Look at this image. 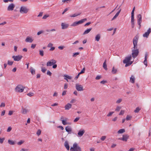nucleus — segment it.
<instances>
[{"label": "nucleus", "mask_w": 151, "mask_h": 151, "mask_svg": "<svg viewBox=\"0 0 151 151\" xmlns=\"http://www.w3.org/2000/svg\"><path fill=\"white\" fill-rule=\"evenodd\" d=\"M147 55H148L147 53L146 52L145 55V60L144 61L143 63H144V64L146 65V66H147Z\"/></svg>", "instance_id": "nucleus-19"}, {"label": "nucleus", "mask_w": 151, "mask_h": 151, "mask_svg": "<svg viewBox=\"0 0 151 151\" xmlns=\"http://www.w3.org/2000/svg\"><path fill=\"white\" fill-rule=\"evenodd\" d=\"M137 23H141L142 22V17L141 14H138L137 16Z\"/></svg>", "instance_id": "nucleus-16"}, {"label": "nucleus", "mask_w": 151, "mask_h": 151, "mask_svg": "<svg viewBox=\"0 0 151 151\" xmlns=\"http://www.w3.org/2000/svg\"><path fill=\"white\" fill-rule=\"evenodd\" d=\"M41 68H42V69H41L43 73H45L46 70V69L43 67H42Z\"/></svg>", "instance_id": "nucleus-45"}, {"label": "nucleus", "mask_w": 151, "mask_h": 151, "mask_svg": "<svg viewBox=\"0 0 151 151\" xmlns=\"http://www.w3.org/2000/svg\"><path fill=\"white\" fill-rule=\"evenodd\" d=\"M101 78V76L100 75H98L96 77L95 79L96 80H99Z\"/></svg>", "instance_id": "nucleus-46"}, {"label": "nucleus", "mask_w": 151, "mask_h": 151, "mask_svg": "<svg viewBox=\"0 0 151 151\" xmlns=\"http://www.w3.org/2000/svg\"><path fill=\"white\" fill-rule=\"evenodd\" d=\"M28 149H25L24 148H22L20 151H29Z\"/></svg>", "instance_id": "nucleus-63"}, {"label": "nucleus", "mask_w": 151, "mask_h": 151, "mask_svg": "<svg viewBox=\"0 0 151 151\" xmlns=\"http://www.w3.org/2000/svg\"><path fill=\"white\" fill-rule=\"evenodd\" d=\"M125 132V130L124 129H119L117 132L118 134H122Z\"/></svg>", "instance_id": "nucleus-28"}, {"label": "nucleus", "mask_w": 151, "mask_h": 151, "mask_svg": "<svg viewBox=\"0 0 151 151\" xmlns=\"http://www.w3.org/2000/svg\"><path fill=\"white\" fill-rule=\"evenodd\" d=\"M76 100L75 99H73L72 100H71L70 101V103H76Z\"/></svg>", "instance_id": "nucleus-60"}, {"label": "nucleus", "mask_w": 151, "mask_h": 151, "mask_svg": "<svg viewBox=\"0 0 151 151\" xmlns=\"http://www.w3.org/2000/svg\"><path fill=\"white\" fill-rule=\"evenodd\" d=\"M8 142L11 145H14L15 144V142L14 141L11 140H9L8 141Z\"/></svg>", "instance_id": "nucleus-31"}, {"label": "nucleus", "mask_w": 151, "mask_h": 151, "mask_svg": "<svg viewBox=\"0 0 151 151\" xmlns=\"http://www.w3.org/2000/svg\"><path fill=\"white\" fill-rule=\"evenodd\" d=\"M151 32V29L150 28L147 31L145 32L144 34L143 35V37H146V38H147L148 37L149 35V34Z\"/></svg>", "instance_id": "nucleus-13"}, {"label": "nucleus", "mask_w": 151, "mask_h": 151, "mask_svg": "<svg viewBox=\"0 0 151 151\" xmlns=\"http://www.w3.org/2000/svg\"><path fill=\"white\" fill-rule=\"evenodd\" d=\"M14 62L12 61H10L8 60V64L9 65H12L13 64Z\"/></svg>", "instance_id": "nucleus-38"}, {"label": "nucleus", "mask_w": 151, "mask_h": 151, "mask_svg": "<svg viewBox=\"0 0 151 151\" xmlns=\"http://www.w3.org/2000/svg\"><path fill=\"white\" fill-rule=\"evenodd\" d=\"M139 51L138 49H133L132 50V57L135 58L138 55Z\"/></svg>", "instance_id": "nucleus-5"}, {"label": "nucleus", "mask_w": 151, "mask_h": 151, "mask_svg": "<svg viewBox=\"0 0 151 151\" xmlns=\"http://www.w3.org/2000/svg\"><path fill=\"white\" fill-rule=\"evenodd\" d=\"M22 58V56L21 55H18L17 56L13 55L12 56V58H13L14 60L16 61H19Z\"/></svg>", "instance_id": "nucleus-9"}, {"label": "nucleus", "mask_w": 151, "mask_h": 151, "mask_svg": "<svg viewBox=\"0 0 151 151\" xmlns=\"http://www.w3.org/2000/svg\"><path fill=\"white\" fill-rule=\"evenodd\" d=\"M55 31V29H52L51 30H47L46 31L47 32H53V31Z\"/></svg>", "instance_id": "nucleus-58"}, {"label": "nucleus", "mask_w": 151, "mask_h": 151, "mask_svg": "<svg viewBox=\"0 0 151 151\" xmlns=\"http://www.w3.org/2000/svg\"><path fill=\"white\" fill-rule=\"evenodd\" d=\"M133 61H129L125 65V67H127L131 65L133 63Z\"/></svg>", "instance_id": "nucleus-30"}, {"label": "nucleus", "mask_w": 151, "mask_h": 151, "mask_svg": "<svg viewBox=\"0 0 151 151\" xmlns=\"http://www.w3.org/2000/svg\"><path fill=\"white\" fill-rule=\"evenodd\" d=\"M65 130L66 132H68V133L70 134V132L72 131V129L70 126H68L65 127Z\"/></svg>", "instance_id": "nucleus-20"}, {"label": "nucleus", "mask_w": 151, "mask_h": 151, "mask_svg": "<svg viewBox=\"0 0 151 151\" xmlns=\"http://www.w3.org/2000/svg\"><path fill=\"white\" fill-rule=\"evenodd\" d=\"M43 12H40L38 15L37 16V17H40L42 16Z\"/></svg>", "instance_id": "nucleus-61"}, {"label": "nucleus", "mask_w": 151, "mask_h": 151, "mask_svg": "<svg viewBox=\"0 0 151 151\" xmlns=\"http://www.w3.org/2000/svg\"><path fill=\"white\" fill-rule=\"evenodd\" d=\"M114 113V112H109L107 115V116H111Z\"/></svg>", "instance_id": "nucleus-51"}, {"label": "nucleus", "mask_w": 151, "mask_h": 151, "mask_svg": "<svg viewBox=\"0 0 151 151\" xmlns=\"http://www.w3.org/2000/svg\"><path fill=\"white\" fill-rule=\"evenodd\" d=\"M117 69H116L114 67H113V68H112V71H111L112 73L113 74H115L117 72Z\"/></svg>", "instance_id": "nucleus-29"}, {"label": "nucleus", "mask_w": 151, "mask_h": 151, "mask_svg": "<svg viewBox=\"0 0 151 151\" xmlns=\"http://www.w3.org/2000/svg\"><path fill=\"white\" fill-rule=\"evenodd\" d=\"M27 95L28 96L31 97L34 95V93H28Z\"/></svg>", "instance_id": "nucleus-47"}, {"label": "nucleus", "mask_w": 151, "mask_h": 151, "mask_svg": "<svg viewBox=\"0 0 151 151\" xmlns=\"http://www.w3.org/2000/svg\"><path fill=\"white\" fill-rule=\"evenodd\" d=\"M33 41V40L32 38V37L29 36L27 37L25 40L26 42L30 43L32 42Z\"/></svg>", "instance_id": "nucleus-15"}, {"label": "nucleus", "mask_w": 151, "mask_h": 151, "mask_svg": "<svg viewBox=\"0 0 151 151\" xmlns=\"http://www.w3.org/2000/svg\"><path fill=\"white\" fill-rule=\"evenodd\" d=\"M85 132V131L83 129H81L79 130L78 133V135L79 137H81L83 136V134Z\"/></svg>", "instance_id": "nucleus-14"}, {"label": "nucleus", "mask_w": 151, "mask_h": 151, "mask_svg": "<svg viewBox=\"0 0 151 151\" xmlns=\"http://www.w3.org/2000/svg\"><path fill=\"white\" fill-rule=\"evenodd\" d=\"M72 104H66L65 106V109L69 110L70 108H71Z\"/></svg>", "instance_id": "nucleus-26"}, {"label": "nucleus", "mask_w": 151, "mask_h": 151, "mask_svg": "<svg viewBox=\"0 0 151 151\" xmlns=\"http://www.w3.org/2000/svg\"><path fill=\"white\" fill-rule=\"evenodd\" d=\"M73 148L75 149L76 151H81V147L78 145L77 143L75 142L73 145Z\"/></svg>", "instance_id": "nucleus-10"}, {"label": "nucleus", "mask_w": 151, "mask_h": 151, "mask_svg": "<svg viewBox=\"0 0 151 151\" xmlns=\"http://www.w3.org/2000/svg\"><path fill=\"white\" fill-rule=\"evenodd\" d=\"M62 123L64 125H65L67 124V123L66 122V120H62Z\"/></svg>", "instance_id": "nucleus-54"}, {"label": "nucleus", "mask_w": 151, "mask_h": 151, "mask_svg": "<svg viewBox=\"0 0 151 151\" xmlns=\"http://www.w3.org/2000/svg\"><path fill=\"white\" fill-rule=\"evenodd\" d=\"M5 138H0V143L1 144H2L4 141V140H5Z\"/></svg>", "instance_id": "nucleus-42"}, {"label": "nucleus", "mask_w": 151, "mask_h": 151, "mask_svg": "<svg viewBox=\"0 0 151 151\" xmlns=\"http://www.w3.org/2000/svg\"><path fill=\"white\" fill-rule=\"evenodd\" d=\"M24 141L22 140H21L19 142H18L17 143V144L19 145H22L23 143H24Z\"/></svg>", "instance_id": "nucleus-49"}, {"label": "nucleus", "mask_w": 151, "mask_h": 151, "mask_svg": "<svg viewBox=\"0 0 151 151\" xmlns=\"http://www.w3.org/2000/svg\"><path fill=\"white\" fill-rule=\"evenodd\" d=\"M107 82L106 81L103 80L100 82V83L103 84H104Z\"/></svg>", "instance_id": "nucleus-52"}, {"label": "nucleus", "mask_w": 151, "mask_h": 151, "mask_svg": "<svg viewBox=\"0 0 151 151\" xmlns=\"http://www.w3.org/2000/svg\"><path fill=\"white\" fill-rule=\"evenodd\" d=\"M29 9L27 7L24 6H22L20 9V12L22 14H27L29 11Z\"/></svg>", "instance_id": "nucleus-3"}, {"label": "nucleus", "mask_w": 151, "mask_h": 151, "mask_svg": "<svg viewBox=\"0 0 151 151\" xmlns=\"http://www.w3.org/2000/svg\"><path fill=\"white\" fill-rule=\"evenodd\" d=\"M103 67L105 70H107L106 60H105L103 64Z\"/></svg>", "instance_id": "nucleus-24"}, {"label": "nucleus", "mask_w": 151, "mask_h": 151, "mask_svg": "<svg viewBox=\"0 0 151 151\" xmlns=\"http://www.w3.org/2000/svg\"><path fill=\"white\" fill-rule=\"evenodd\" d=\"M79 52H76L75 53H73V57H76V56L78 55L79 54Z\"/></svg>", "instance_id": "nucleus-36"}, {"label": "nucleus", "mask_w": 151, "mask_h": 151, "mask_svg": "<svg viewBox=\"0 0 151 151\" xmlns=\"http://www.w3.org/2000/svg\"><path fill=\"white\" fill-rule=\"evenodd\" d=\"M15 5L13 3H12L10 4L8 6L7 8V10L8 11H12L13 10L15 7Z\"/></svg>", "instance_id": "nucleus-12"}, {"label": "nucleus", "mask_w": 151, "mask_h": 151, "mask_svg": "<svg viewBox=\"0 0 151 151\" xmlns=\"http://www.w3.org/2000/svg\"><path fill=\"white\" fill-rule=\"evenodd\" d=\"M79 119V117H77L73 121L74 122H77Z\"/></svg>", "instance_id": "nucleus-48"}, {"label": "nucleus", "mask_w": 151, "mask_h": 151, "mask_svg": "<svg viewBox=\"0 0 151 151\" xmlns=\"http://www.w3.org/2000/svg\"><path fill=\"white\" fill-rule=\"evenodd\" d=\"M132 117L131 116H129V115H127V116L126 119L127 120H130L132 118Z\"/></svg>", "instance_id": "nucleus-39"}, {"label": "nucleus", "mask_w": 151, "mask_h": 151, "mask_svg": "<svg viewBox=\"0 0 151 151\" xmlns=\"http://www.w3.org/2000/svg\"><path fill=\"white\" fill-rule=\"evenodd\" d=\"M56 61L54 59L51 60L50 61L47 62V66H51L53 65V64H55L56 63Z\"/></svg>", "instance_id": "nucleus-6"}, {"label": "nucleus", "mask_w": 151, "mask_h": 151, "mask_svg": "<svg viewBox=\"0 0 151 151\" xmlns=\"http://www.w3.org/2000/svg\"><path fill=\"white\" fill-rule=\"evenodd\" d=\"M92 28H91L87 29L85 30L83 33V35H85L89 33L91 30Z\"/></svg>", "instance_id": "nucleus-23"}, {"label": "nucleus", "mask_w": 151, "mask_h": 151, "mask_svg": "<svg viewBox=\"0 0 151 151\" xmlns=\"http://www.w3.org/2000/svg\"><path fill=\"white\" fill-rule=\"evenodd\" d=\"M80 74H81L79 73L75 77L74 79L76 80H77V79L78 78Z\"/></svg>", "instance_id": "nucleus-62"}, {"label": "nucleus", "mask_w": 151, "mask_h": 151, "mask_svg": "<svg viewBox=\"0 0 151 151\" xmlns=\"http://www.w3.org/2000/svg\"><path fill=\"white\" fill-rule=\"evenodd\" d=\"M118 15H119L116 13L115 16L113 17V18L111 19V21H113L116 19Z\"/></svg>", "instance_id": "nucleus-40"}, {"label": "nucleus", "mask_w": 151, "mask_h": 151, "mask_svg": "<svg viewBox=\"0 0 151 151\" xmlns=\"http://www.w3.org/2000/svg\"><path fill=\"white\" fill-rule=\"evenodd\" d=\"M44 32V31L43 30H41L39 32H37V35H40V34L43 33Z\"/></svg>", "instance_id": "nucleus-43"}, {"label": "nucleus", "mask_w": 151, "mask_h": 151, "mask_svg": "<svg viewBox=\"0 0 151 151\" xmlns=\"http://www.w3.org/2000/svg\"><path fill=\"white\" fill-rule=\"evenodd\" d=\"M62 29H67L69 26V24H65L64 23H62L61 24Z\"/></svg>", "instance_id": "nucleus-17"}, {"label": "nucleus", "mask_w": 151, "mask_h": 151, "mask_svg": "<svg viewBox=\"0 0 151 151\" xmlns=\"http://www.w3.org/2000/svg\"><path fill=\"white\" fill-rule=\"evenodd\" d=\"M141 109V108L139 107H137L136 108L135 110H134V111L135 113H138Z\"/></svg>", "instance_id": "nucleus-32"}, {"label": "nucleus", "mask_w": 151, "mask_h": 151, "mask_svg": "<svg viewBox=\"0 0 151 151\" xmlns=\"http://www.w3.org/2000/svg\"><path fill=\"white\" fill-rule=\"evenodd\" d=\"M106 136H103L101 137V139L102 141H104L106 138Z\"/></svg>", "instance_id": "nucleus-56"}, {"label": "nucleus", "mask_w": 151, "mask_h": 151, "mask_svg": "<svg viewBox=\"0 0 151 151\" xmlns=\"http://www.w3.org/2000/svg\"><path fill=\"white\" fill-rule=\"evenodd\" d=\"M138 37L135 36L133 39V42L134 45V49H137V42Z\"/></svg>", "instance_id": "nucleus-1"}, {"label": "nucleus", "mask_w": 151, "mask_h": 151, "mask_svg": "<svg viewBox=\"0 0 151 151\" xmlns=\"http://www.w3.org/2000/svg\"><path fill=\"white\" fill-rule=\"evenodd\" d=\"M24 87L21 85H18L15 88V91L17 92H23Z\"/></svg>", "instance_id": "nucleus-4"}, {"label": "nucleus", "mask_w": 151, "mask_h": 151, "mask_svg": "<svg viewBox=\"0 0 151 151\" xmlns=\"http://www.w3.org/2000/svg\"><path fill=\"white\" fill-rule=\"evenodd\" d=\"M21 111L22 113V114H26L29 111V110L26 109V108H24L23 107H22Z\"/></svg>", "instance_id": "nucleus-18"}, {"label": "nucleus", "mask_w": 151, "mask_h": 151, "mask_svg": "<svg viewBox=\"0 0 151 151\" xmlns=\"http://www.w3.org/2000/svg\"><path fill=\"white\" fill-rule=\"evenodd\" d=\"M129 136L127 134L123 135L122 136V137L119 138V139L126 142L129 138Z\"/></svg>", "instance_id": "nucleus-8"}, {"label": "nucleus", "mask_w": 151, "mask_h": 151, "mask_svg": "<svg viewBox=\"0 0 151 151\" xmlns=\"http://www.w3.org/2000/svg\"><path fill=\"white\" fill-rule=\"evenodd\" d=\"M41 131L40 129H38L37 133L36 134L38 136H39L41 133Z\"/></svg>", "instance_id": "nucleus-37"}, {"label": "nucleus", "mask_w": 151, "mask_h": 151, "mask_svg": "<svg viewBox=\"0 0 151 151\" xmlns=\"http://www.w3.org/2000/svg\"><path fill=\"white\" fill-rule=\"evenodd\" d=\"M39 54L42 56H43L44 55V52L42 50H39Z\"/></svg>", "instance_id": "nucleus-35"}, {"label": "nucleus", "mask_w": 151, "mask_h": 151, "mask_svg": "<svg viewBox=\"0 0 151 151\" xmlns=\"http://www.w3.org/2000/svg\"><path fill=\"white\" fill-rule=\"evenodd\" d=\"M121 109V107L120 106H117L116 108L115 109V111H120V109Z\"/></svg>", "instance_id": "nucleus-44"}, {"label": "nucleus", "mask_w": 151, "mask_h": 151, "mask_svg": "<svg viewBox=\"0 0 151 151\" xmlns=\"http://www.w3.org/2000/svg\"><path fill=\"white\" fill-rule=\"evenodd\" d=\"M85 68H83V69L81 71L80 73H79L80 74L84 73L85 72Z\"/></svg>", "instance_id": "nucleus-41"}, {"label": "nucleus", "mask_w": 151, "mask_h": 151, "mask_svg": "<svg viewBox=\"0 0 151 151\" xmlns=\"http://www.w3.org/2000/svg\"><path fill=\"white\" fill-rule=\"evenodd\" d=\"M64 46H60L58 47V48L59 49L62 50L64 48Z\"/></svg>", "instance_id": "nucleus-57"}, {"label": "nucleus", "mask_w": 151, "mask_h": 151, "mask_svg": "<svg viewBox=\"0 0 151 151\" xmlns=\"http://www.w3.org/2000/svg\"><path fill=\"white\" fill-rule=\"evenodd\" d=\"M49 17V15H45L44 16H43V17H42V19H46L47 17Z\"/></svg>", "instance_id": "nucleus-59"}, {"label": "nucleus", "mask_w": 151, "mask_h": 151, "mask_svg": "<svg viewBox=\"0 0 151 151\" xmlns=\"http://www.w3.org/2000/svg\"><path fill=\"white\" fill-rule=\"evenodd\" d=\"M101 38V35L100 34H97L95 37V40L97 41V42L99 41L100 39Z\"/></svg>", "instance_id": "nucleus-22"}, {"label": "nucleus", "mask_w": 151, "mask_h": 151, "mask_svg": "<svg viewBox=\"0 0 151 151\" xmlns=\"http://www.w3.org/2000/svg\"><path fill=\"white\" fill-rule=\"evenodd\" d=\"M87 20L86 18H84L78 22H74L71 25V26H76L78 25L82 24L85 21Z\"/></svg>", "instance_id": "nucleus-2"}, {"label": "nucleus", "mask_w": 151, "mask_h": 151, "mask_svg": "<svg viewBox=\"0 0 151 151\" xmlns=\"http://www.w3.org/2000/svg\"><path fill=\"white\" fill-rule=\"evenodd\" d=\"M63 76L65 78H66L67 79H72V77L69 76H68L67 75H64Z\"/></svg>", "instance_id": "nucleus-33"}, {"label": "nucleus", "mask_w": 151, "mask_h": 151, "mask_svg": "<svg viewBox=\"0 0 151 151\" xmlns=\"http://www.w3.org/2000/svg\"><path fill=\"white\" fill-rule=\"evenodd\" d=\"M64 146L68 150H69L70 147L68 141H66L64 143Z\"/></svg>", "instance_id": "nucleus-21"}, {"label": "nucleus", "mask_w": 151, "mask_h": 151, "mask_svg": "<svg viewBox=\"0 0 151 151\" xmlns=\"http://www.w3.org/2000/svg\"><path fill=\"white\" fill-rule=\"evenodd\" d=\"M12 129V128L11 127H9L8 128L7 130V132H9L11 131Z\"/></svg>", "instance_id": "nucleus-55"}, {"label": "nucleus", "mask_w": 151, "mask_h": 151, "mask_svg": "<svg viewBox=\"0 0 151 151\" xmlns=\"http://www.w3.org/2000/svg\"><path fill=\"white\" fill-rule=\"evenodd\" d=\"M131 58L132 56L131 55L128 57H125V59H124L123 61V63L126 64L127 63L131 60Z\"/></svg>", "instance_id": "nucleus-11"}, {"label": "nucleus", "mask_w": 151, "mask_h": 151, "mask_svg": "<svg viewBox=\"0 0 151 151\" xmlns=\"http://www.w3.org/2000/svg\"><path fill=\"white\" fill-rule=\"evenodd\" d=\"M30 71L32 75H34L35 74V70L32 67H31L30 69Z\"/></svg>", "instance_id": "nucleus-25"}, {"label": "nucleus", "mask_w": 151, "mask_h": 151, "mask_svg": "<svg viewBox=\"0 0 151 151\" xmlns=\"http://www.w3.org/2000/svg\"><path fill=\"white\" fill-rule=\"evenodd\" d=\"M122 101V99H119L118 100H117L116 101V103L119 104L121 103V102Z\"/></svg>", "instance_id": "nucleus-53"}, {"label": "nucleus", "mask_w": 151, "mask_h": 151, "mask_svg": "<svg viewBox=\"0 0 151 151\" xmlns=\"http://www.w3.org/2000/svg\"><path fill=\"white\" fill-rule=\"evenodd\" d=\"M52 73L49 70H47V74L50 76L52 75Z\"/></svg>", "instance_id": "nucleus-50"}, {"label": "nucleus", "mask_w": 151, "mask_h": 151, "mask_svg": "<svg viewBox=\"0 0 151 151\" xmlns=\"http://www.w3.org/2000/svg\"><path fill=\"white\" fill-rule=\"evenodd\" d=\"M76 88L78 91H81L83 90V86L78 83H76Z\"/></svg>", "instance_id": "nucleus-7"}, {"label": "nucleus", "mask_w": 151, "mask_h": 151, "mask_svg": "<svg viewBox=\"0 0 151 151\" xmlns=\"http://www.w3.org/2000/svg\"><path fill=\"white\" fill-rule=\"evenodd\" d=\"M81 14V13H78L77 14H73L72 15H70V17H76V16H78V15H80V14Z\"/></svg>", "instance_id": "nucleus-34"}, {"label": "nucleus", "mask_w": 151, "mask_h": 151, "mask_svg": "<svg viewBox=\"0 0 151 151\" xmlns=\"http://www.w3.org/2000/svg\"><path fill=\"white\" fill-rule=\"evenodd\" d=\"M135 78L133 75H132L130 78V81L132 83H134V82Z\"/></svg>", "instance_id": "nucleus-27"}, {"label": "nucleus", "mask_w": 151, "mask_h": 151, "mask_svg": "<svg viewBox=\"0 0 151 151\" xmlns=\"http://www.w3.org/2000/svg\"><path fill=\"white\" fill-rule=\"evenodd\" d=\"M75 151V149L73 148V147H72L70 148V151Z\"/></svg>", "instance_id": "nucleus-64"}]
</instances>
